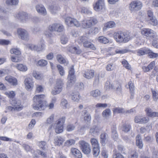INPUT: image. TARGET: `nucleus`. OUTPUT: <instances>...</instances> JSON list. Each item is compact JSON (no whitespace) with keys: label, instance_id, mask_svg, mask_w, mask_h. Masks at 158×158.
Listing matches in <instances>:
<instances>
[{"label":"nucleus","instance_id":"c85d7f7f","mask_svg":"<svg viewBox=\"0 0 158 158\" xmlns=\"http://www.w3.org/2000/svg\"><path fill=\"white\" fill-rule=\"evenodd\" d=\"M67 83V87L70 88L72 87L75 83L76 81V78H69Z\"/></svg>","mask_w":158,"mask_h":158},{"label":"nucleus","instance_id":"e2e57ef3","mask_svg":"<svg viewBox=\"0 0 158 158\" xmlns=\"http://www.w3.org/2000/svg\"><path fill=\"white\" fill-rule=\"evenodd\" d=\"M68 38L65 36L63 35L61 37V42L62 44H65L68 42Z\"/></svg>","mask_w":158,"mask_h":158},{"label":"nucleus","instance_id":"e433bc0d","mask_svg":"<svg viewBox=\"0 0 158 158\" xmlns=\"http://www.w3.org/2000/svg\"><path fill=\"white\" fill-rule=\"evenodd\" d=\"M98 41L102 43L106 44L109 42V40L106 37L103 36H101L98 38Z\"/></svg>","mask_w":158,"mask_h":158},{"label":"nucleus","instance_id":"20e7f679","mask_svg":"<svg viewBox=\"0 0 158 158\" xmlns=\"http://www.w3.org/2000/svg\"><path fill=\"white\" fill-rule=\"evenodd\" d=\"M79 145L82 152L85 154H89L91 151V146L88 142L83 140L79 142Z\"/></svg>","mask_w":158,"mask_h":158},{"label":"nucleus","instance_id":"cd10ccee","mask_svg":"<svg viewBox=\"0 0 158 158\" xmlns=\"http://www.w3.org/2000/svg\"><path fill=\"white\" fill-rule=\"evenodd\" d=\"M83 113L84 114V119L85 121L89 123L91 120V117L89 114L88 112L85 110L83 111Z\"/></svg>","mask_w":158,"mask_h":158},{"label":"nucleus","instance_id":"de8ad7c7","mask_svg":"<svg viewBox=\"0 0 158 158\" xmlns=\"http://www.w3.org/2000/svg\"><path fill=\"white\" fill-rule=\"evenodd\" d=\"M48 63L47 61L45 60L41 59L39 60L37 63L38 65L40 66H44Z\"/></svg>","mask_w":158,"mask_h":158},{"label":"nucleus","instance_id":"bb28decb","mask_svg":"<svg viewBox=\"0 0 158 158\" xmlns=\"http://www.w3.org/2000/svg\"><path fill=\"white\" fill-rule=\"evenodd\" d=\"M90 95L94 98H98L101 95V92L98 89H96L91 91L90 92Z\"/></svg>","mask_w":158,"mask_h":158},{"label":"nucleus","instance_id":"680f3d73","mask_svg":"<svg viewBox=\"0 0 158 158\" xmlns=\"http://www.w3.org/2000/svg\"><path fill=\"white\" fill-rule=\"evenodd\" d=\"M106 69L107 71H111L114 69V66L113 64L111 63L108 64L106 67Z\"/></svg>","mask_w":158,"mask_h":158},{"label":"nucleus","instance_id":"1a4fd4ad","mask_svg":"<svg viewBox=\"0 0 158 158\" xmlns=\"http://www.w3.org/2000/svg\"><path fill=\"white\" fill-rule=\"evenodd\" d=\"M141 33L142 35L151 39L155 38L156 35V32L149 28L142 29L141 31Z\"/></svg>","mask_w":158,"mask_h":158},{"label":"nucleus","instance_id":"7ed1b4c3","mask_svg":"<svg viewBox=\"0 0 158 158\" xmlns=\"http://www.w3.org/2000/svg\"><path fill=\"white\" fill-rule=\"evenodd\" d=\"M65 120V117H63L59 119L57 123L54 125V128L55 132L57 134L62 132L63 131V125Z\"/></svg>","mask_w":158,"mask_h":158},{"label":"nucleus","instance_id":"a18cd8bd","mask_svg":"<svg viewBox=\"0 0 158 158\" xmlns=\"http://www.w3.org/2000/svg\"><path fill=\"white\" fill-rule=\"evenodd\" d=\"M148 49H146L144 50L140 49L138 50L137 51V55L139 56H143L148 53Z\"/></svg>","mask_w":158,"mask_h":158},{"label":"nucleus","instance_id":"8fccbe9b","mask_svg":"<svg viewBox=\"0 0 158 158\" xmlns=\"http://www.w3.org/2000/svg\"><path fill=\"white\" fill-rule=\"evenodd\" d=\"M18 2V0H7L6 2L7 4L14 5H17Z\"/></svg>","mask_w":158,"mask_h":158},{"label":"nucleus","instance_id":"4c0bfd02","mask_svg":"<svg viewBox=\"0 0 158 158\" xmlns=\"http://www.w3.org/2000/svg\"><path fill=\"white\" fill-rule=\"evenodd\" d=\"M107 134L106 133H102L100 135L101 142L102 144L105 143V141L106 139Z\"/></svg>","mask_w":158,"mask_h":158},{"label":"nucleus","instance_id":"6e6552de","mask_svg":"<svg viewBox=\"0 0 158 158\" xmlns=\"http://www.w3.org/2000/svg\"><path fill=\"white\" fill-rule=\"evenodd\" d=\"M64 84L60 79H58L54 87V89L51 92L52 94L55 95L60 93L62 91Z\"/></svg>","mask_w":158,"mask_h":158},{"label":"nucleus","instance_id":"aec40b11","mask_svg":"<svg viewBox=\"0 0 158 158\" xmlns=\"http://www.w3.org/2000/svg\"><path fill=\"white\" fill-rule=\"evenodd\" d=\"M94 74V70H89L85 72L84 73L83 76L85 78L89 79L93 77Z\"/></svg>","mask_w":158,"mask_h":158},{"label":"nucleus","instance_id":"423d86ee","mask_svg":"<svg viewBox=\"0 0 158 158\" xmlns=\"http://www.w3.org/2000/svg\"><path fill=\"white\" fill-rule=\"evenodd\" d=\"M48 30L51 31H56L60 32L64 30L63 25L60 23H54L50 25L48 27Z\"/></svg>","mask_w":158,"mask_h":158},{"label":"nucleus","instance_id":"a19ab883","mask_svg":"<svg viewBox=\"0 0 158 158\" xmlns=\"http://www.w3.org/2000/svg\"><path fill=\"white\" fill-rule=\"evenodd\" d=\"M150 23L153 26H155L157 25L158 22L156 18L155 17L149 19Z\"/></svg>","mask_w":158,"mask_h":158},{"label":"nucleus","instance_id":"37998d69","mask_svg":"<svg viewBox=\"0 0 158 158\" xmlns=\"http://www.w3.org/2000/svg\"><path fill=\"white\" fill-rule=\"evenodd\" d=\"M93 154L95 156H97L100 152L99 146L93 147Z\"/></svg>","mask_w":158,"mask_h":158},{"label":"nucleus","instance_id":"6e6d98bb","mask_svg":"<svg viewBox=\"0 0 158 158\" xmlns=\"http://www.w3.org/2000/svg\"><path fill=\"white\" fill-rule=\"evenodd\" d=\"M87 40V38L85 36H82L79 37L78 39V42L79 44L83 43L84 45V43Z\"/></svg>","mask_w":158,"mask_h":158},{"label":"nucleus","instance_id":"393cba45","mask_svg":"<svg viewBox=\"0 0 158 158\" xmlns=\"http://www.w3.org/2000/svg\"><path fill=\"white\" fill-rule=\"evenodd\" d=\"M56 59L61 64H67L68 61H67L60 54H58L56 56Z\"/></svg>","mask_w":158,"mask_h":158},{"label":"nucleus","instance_id":"c9c22d12","mask_svg":"<svg viewBox=\"0 0 158 158\" xmlns=\"http://www.w3.org/2000/svg\"><path fill=\"white\" fill-rule=\"evenodd\" d=\"M111 115V111L110 109H106L102 113V115L103 117L107 118Z\"/></svg>","mask_w":158,"mask_h":158},{"label":"nucleus","instance_id":"f257e3e1","mask_svg":"<svg viewBox=\"0 0 158 158\" xmlns=\"http://www.w3.org/2000/svg\"><path fill=\"white\" fill-rule=\"evenodd\" d=\"M45 97L44 94L37 95L34 96L33 100L35 103V106H33L34 110H41L44 109V105L43 102Z\"/></svg>","mask_w":158,"mask_h":158},{"label":"nucleus","instance_id":"9b49d317","mask_svg":"<svg viewBox=\"0 0 158 158\" xmlns=\"http://www.w3.org/2000/svg\"><path fill=\"white\" fill-rule=\"evenodd\" d=\"M65 21L66 24L68 26H75L77 27H79L80 26V23L79 22L73 18L67 17L65 19Z\"/></svg>","mask_w":158,"mask_h":158},{"label":"nucleus","instance_id":"69168bd1","mask_svg":"<svg viewBox=\"0 0 158 158\" xmlns=\"http://www.w3.org/2000/svg\"><path fill=\"white\" fill-rule=\"evenodd\" d=\"M75 127L73 124H69L66 127V130L68 131H72L75 129Z\"/></svg>","mask_w":158,"mask_h":158},{"label":"nucleus","instance_id":"2f4dec72","mask_svg":"<svg viewBox=\"0 0 158 158\" xmlns=\"http://www.w3.org/2000/svg\"><path fill=\"white\" fill-rule=\"evenodd\" d=\"M32 74L33 76L36 79L41 80L43 78V74L39 72L37 73L35 71H34Z\"/></svg>","mask_w":158,"mask_h":158},{"label":"nucleus","instance_id":"5fc2aeb1","mask_svg":"<svg viewBox=\"0 0 158 158\" xmlns=\"http://www.w3.org/2000/svg\"><path fill=\"white\" fill-rule=\"evenodd\" d=\"M151 50H148V53L149 56L151 58H154L157 57L158 56V54L150 52Z\"/></svg>","mask_w":158,"mask_h":158},{"label":"nucleus","instance_id":"0e129e2a","mask_svg":"<svg viewBox=\"0 0 158 158\" xmlns=\"http://www.w3.org/2000/svg\"><path fill=\"white\" fill-rule=\"evenodd\" d=\"M5 94L9 98H10L11 99H14V98L15 95V94L13 91L6 92Z\"/></svg>","mask_w":158,"mask_h":158},{"label":"nucleus","instance_id":"f704fd0d","mask_svg":"<svg viewBox=\"0 0 158 158\" xmlns=\"http://www.w3.org/2000/svg\"><path fill=\"white\" fill-rule=\"evenodd\" d=\"M131 126L128 124H124L123 125L122 131L125 132H127L131 129Z\"/></svg>","mask_w":158,"mask_h":158},{"label":"nucleus","instance_id":"ea45409f","mask_svg":"<svg viewBox=\"0 0 158 158\" xmlns=\"http://www.w3.org/2000/svg\"><path fill=\"white\" fill-rule=\"evenodd\" d=\"M80 98V94L78 92L73 94L72 95V99L74 101L78 102Z\"/></svg>","mask_w":158,"mask_h":158},{"label":"nucleus","instance_id":"2eb2a0df","mask_svg":"<svg viewBox=\"0 0 158 158\" xmlns=\"http://www.w3.org/2000/svg\"><path fill=\"white\" fill-rule=\"evenodd\" d=\"M37 11L40 14L45 16L47 14V12L44 6L42 4H38L35 6Z\"/></svg>","mask_w":158,"mask_h":158},{"label":"nucleus","instance_id":"c756f323","mask_svg":"<svg viewBox=\"0 0 158 158\" xmlns=\"http://www.w3.org/2000/svg\"><path fill=\"white\" fill-rule=\"evenodd\" d=\"M83 46L85 47L90 48L93 50L95 49L94 45L91 42L87 41V40L84 43Z\"/></svg>","mask_w":158,"mask_h":158},{"label":"nucleus","instance_id":"774afa93","mask_svg":"<svg viewBox=\"0 0 158 158\" xmlns=\"http://www.w3.org/2000/svg\"><path fill=\"white\" fill-rule=\"evenodd\" d=\"M113 158H124V156L120 153H117L116 152L113 155Z\"/></svg>","mask_w":158,"mask_h":158},{"label":"nucleus","instance_id":"a878e982","mask_svg":"<svg viewBox=\"0 0 158 158\" xmlns=\"http://www.w3.org/2000/svg\"><path fill=\"white\" fill-rule=\"evenodd\" d=\"M49 9L52 14H55L59 10L60 8L57 5H53L50 6Z\"/></svg>","mask_w":158,"mask_h":158},{"label":"nucleus","instance_id":"6ab92c4d","mask_svg":"<svg viewBox=\"0 0 158 158\" xmlns=\"http://www.w3.org/2000/svg\"><path fill=\"white\" fill-rule=\"evenodd\" d=\"M100 129L96 126H94L90 128L89 133L90 134L94 136L98 134Z\"/></svg>","mask_w":158,"mask_h":158},{"label":"nucleus","instance_id":"13d9d810","mask_svg":"<svg viewBox=\"0 0 158 158\" xmlns=\"http://www.w3.org/2000/svg\"><path fill=\"white\" fill-rule=\"evenodd\" d=\"M54 117V114H51L46 120V123L48 124H50L53 122Z\"/></svg>","mask_w":158,"mask_h":158},{"label":"nucleus","instance_id":"052dcab7","mask_svg":"<svg viewBox=\"0 0 158 158\" xmlns=\"http://www.w3.org/2000/svg\"><path fill=\"white\" fill-rule=\"evenodd\" d=\"M44 87L41 85H36V92L37 93L42 92L44 91Z\"/></svg>","mask_w":158,"mask_h":158},{"label":"nucleus","instance_id":"a211bd4d","mask_svg":"<svg viewBox=\"0 0 158 158\" xmlns=\"http://www.w3.org/2000/svg\"><path fill=\"white\" fill-rule=\"evenodd\" d=\"M71 152L76 158H81L82 157L81 153L77 148H72L71 149Z\"/></svg>","mask_w":158,"mask_h":158},{"label":"nucleus","instance_id":"5701e85b","mask_svg":"<svg viewBox=\"0 0 158 158\" xmlns=\"http://www.w3.org/2000/svg\"><path fill=\"white\" fill-rule=\"evenodd\" d=\"M64 141L63 138L60 136H57L54 139V143L55 144L60 146L61 145Z\"/></svg>","mask_w":158,"mask_h":158},{"label":"nucleus","instance_id":"473e14b6","mask_svg":"<svg viewBox=\"0 0 158 158\" xmlns=\"http://www.w3.org/2000/svg\"><path fill=\"white\" fill-rule=\"evenodd\" d=\"M16 67L19 70L23 72H25L27 69L26 66L22 64H18Z\"/></svg>","mask_w":158,"mask_h":158},{"label":"nucleus","instance_id":"f8f14e48","mask_svg":"<svg viewBox=\"0 0 158 158\" xmlns=\"http://www.w3.org/2000/svg\"><path fill=\"white\" fill-rule=\"evenodd\" d=\"M17 32L22 40L26 41L29 40V35L25 30L21 28H19L17 30Z\"/></svg>","mask_w":158,"mask_h":158},{"label":"nucleus","instance_id":"b1692460","mask_svg":"<svg viewBox=\"0 0 158 158\" xmlns=\"http://www.w3.org/2000/svg\"><path fill=\"white\" fill-rule=\"evenodd\" d=\"M136 144L139 148H141L143 147L142 139L140 135H138L136 137Z\"/></svg>","mask_w":158,"mask_h":158},{"label":"nucleus","instance_id":"0eeeda50","mask_svg":"<svg viewBox=\"0 0 158 158\" xmlns=\"http://www.w3.org/2000/svg\"><path fill=\"white\" fill-rule=\"evenodd\" d=\"M97 23V20L96 19L91 18L89 19H84L82 21L81 25L83 28L87 29L89 28Z\"/></svg>","mask_w":158,"mask_h":158},{"label":"nucleus","instance_id":"f3484780","mask_svg":"<svg viewBox=\"0 0 158 158\" xmlns=\"http://www.w3.org/2000/svg\"><path fill=\"white\" fill-rule=\"evenodd\" d=\"M104 6L103 0H98L96 2L94 6V8L95 10L99 11L101 10Z\"/></svg>","mask_w":158,"mask_h":158},{"label":"nucleus","instance_id":"338daca9","mask_svg":"<svg viewBox=\"0 0 158 158\" xmlns=\"http://www.w3.org/2000/svg\"><path fill=\"white\" fill-rule=\"evenodd\" d=\"M61 104L64 108H67L68 105L67 100L64 99H63L61 100Z\"/></svg>","mask_w":158,"mask_h":158},{"label":"nucleus","instance_id":"603ef678","mask_svg":"<svg viewBox=\"0 0 158 158\" xmlns=\"http://www.w3.org/2000/svg\"><path fill=\"white\" fill-rule=\"evenodd\" d=\"M145 111L147 115L149 117H151L152 115V112H153L152 109L149 107L146 108Z\"/></svg>","mask_w":158,"mask_h":158},{"label":"nucleus","instance_id":"79ce46f5","mask_svg":"<svg viewBox=\"0 0 158 158\" xmlns=\"http://www.w3.org/2000/svg\"><path fill=\"white\" fill-rule=\"evenodd\" d=\"M151 91L153 100L155 101H157L158 99V92L152 89Z\"/></svg>","mask_w":158,"mask_h":158},{"label":"nucleus","instance_id":"49530a36","mask_svg":"<svg viewBox=\"0 0 158 158\" xmlns=\"http://www.w3.org/2000/svg\"><path fill=\"white\" fill-rule=\"evenodd\" d=\"M10 52L16 55H19L21 54V52L18 48H12L10 50Z\"/></svg>","mask_w":158,"mask_h":158},{"label":"nucleus","instance_id":"f03ea898","mask_svg":"<svg viewBox=\"0 0 158 158\" xmlns=\"http://www.w3.org/2000/svg\"><path fill=\"white\" fill-rule=\"evenodd\" d=\"M114 37L117 42L120 43L127 42L131 39V37L128 34L121 31L114 33Z\"/></svg>","mask_w":158,"mask_h":158},{"label":"nucleus","instance_id":"412c9836","mask_svg":"<svg viewBox=\"0 0 158 158\" xmlns=\"http://www.w3.org/2000/svg\"><path fill=\"white\" fill-rule=\"evenodd\" d=\"M5 80L13 85H16L17 84V81L16 79L11 76L6 77Z\"/></svg>","mask_w":158,"mask_h":158},{"label":"nucleus","instance_id":"4468645a","mask_svg":"<svg viewBox=\"0 0 158 158\" xmlns=\"http://www.w3.org/2000/svg\"><path fill=\"white\" fill-rule=\"evenodd\" d=\"M27 48L31 50L35 51L38 52L42 51L44 48V46L43 43L39 45L28 44L27 45Z\"/></svg>","mask_w":158,"mask_h":158},{"label":"nucleus","instance_id":"39448f33","mask_svg":"<svg viewBox=\"0 0 158 158\" xmlns=\"http://www.w3.org/2000/svg\"><path fill=\"white\" fill-rule=\"evenodd\" d=\"M142 6V3L140 1H134L130 3L129 8L131 12H134L140 10Z\"/></svg>","mask_w":158,"mask_h":158},{"label":"nucleus","instance_id":"09e8293b","mask_svg":"<svg viewBox=\"0 0 158 158\" xmlns=\"http://www.w3.org/2000/svg\"><path fill=\"white\" fill-rule=\"evenodd\" d=\"M38 146L43 150H44L46 148V143L44 141H39L37 143Z\"/></svg>","mask_w":158,"mask_h":158},{"label":"nucleus","instance_id":"9d476101","mask_svg":"<svg viewBox=\"0 0 158 158\" xmlns=\"http://www.w3.org/2000/svg\"><path fill=\"white\" fill-rule=\"evenodd\" d=\"M10 103L11 104L14 106H12V108L14 109V111H20L23 108L20 101L19 100L15 98L11 99L10 101Z\"/></svg>","mask_w":158,"mask_h":158},{"label":"nucleus","instance_id":"7c9ffc66","mask_svg":"<svg viewBox=\"0 0 158 158\" xmlns=\"http://www.w3.org/2000/svg\"><path fill=\"white\" fill-rule=\"evenodd\" d=\"M74 67L73 65H72L70 68L69 72V75H68V78H75L74 73L75 72L74 70V69L73 68Z\"/></svg>","mask_w":158,"mask_h":158},{"label":"nucleus","instance_id":"bf43d9fd","mask_svg":"<svg viewBox=\"0 0 158 158\" xmlns=\"http://www.w3.org/2000/svg\"><path fill=\"white\" fill-rule=\"evenodd\" d=\"M113 111L114 113H122L124 112L123 109L119 107H117L114 109Z\"/></svg>","mask_w":158,"mask_h":158},{"label":"nucleus","instance_id":"864d4df0","mask_svg":"<svg viewBox=\"0 0 158 158\" xmlns=\"http://www.w3.org/2000/svg\"><path fill=\"white\" fill-rule=\"evenodd\" d=\"M122 63L123 66L127 69L130 70L131 69V65L128 63L127 61L126 60H123L122 61Z\"/></svg>","mask_w":158,"mask_h":158},{"label":"nucleus","instance_id":"72a5a7b5","mask_svg":"<svg viewBox=\"0 0 158 158\" xmlns=\"http://www.w3.org/2000/svg\"><path fill=\"white\" fill-rule=\"evenodd\" d=\"M90 142L93 147H99V144L98 140L95 138H91Z\"/></svg>","mask_w":158,"mask_h":158},{"label":"nucleus","instance_id":"dca6fc26","mask_svg":"<svg viewBox=\"0 0 158 158\" xmlns=\"http://www.w3.org/2000/svg\"><path fill=\"white\" fill-rule=\"evenodd\" d=\"M25 87L27 90H31L33 86L32 79L30 78H26L24 81Z\"/></svg>","mask_w":158,"mask_h":158},{"label":"nucleus","instance_id":"c03bdc74","mask_svg":"<svg viewBox=\"0 0 158 158\" xmlns=\"http://www.w3.org/2000/svg\"><path fill=\"white\" fill-rule=\"evenodd\" d=\"M80 11L81 13L85 14H91V12L90 11V10L89 9L84 7H81V8Z\"/></svg>","mask_w":158,"mask_h":158},{"label":"nucleus","instance_id":"4be33fe9","mask_svg":"<svg viewBox=\"0 0 158 158\" xmlns=\"http://www.w3.org/2000/svg\"><path fill=\"white\" fill-rule=\"evenodd\" d=\"M68 50L72 53L80 54L81 52V50L78 47H76L73 46L69 47Z\"/></svg>","mask_w":158,"mask_h":158},{"label":"nucleus","instance_id":"58836bf2","mask_svg":"<svg viewBox=\"0 0 158 158\" xmlns=\"http://www.w3.org/2000/svg\"><path fill=\"white\" fill-rule=\"evenodd\" d=\"M57 68L60 75L61 76H63L65 74V72L64 68L60 65H58L57 66Z\"/></svg>","mask_w":158,"mask_h":158},{"label":"nucleus","instance_id":"ddd939ff","mask_svg":"<svg viewBox=\"0 0 158 158\" xmlns=\"http://www.w3.org/2000/svg\"><path fill=\"white\" fill-rule=\"evenodd\" d=\"M15 17L20 20L22 22H25L28 20L29 16L26 13L24 12H20L15 14Z\"/></svg>","mask_w":158,"mask_h":158},{"label":"nucleus","instance_id":"4d7b16f0","mask_svg":"<svg viewBox=\"0 0 158 158\" xmlns=\"http://www.w3.org/2000/svg\"><path fill=\"white\" fill-rule=\"evenodd\" d=\"M75 143V140L73 139H69L67 140L65 142V145L67 146H70L74 144Z\"/></svg>","mask_w":158,"mask_h":158},{"label":"nucleus","instance_id":"3c124183","mask_svg":"<svg viewBox=\"0 0 158 158\" xmlns=\"http://www.w3.org/2000/svg\"><path fill=\"white\" fill-rule=\"evenodd\" d=\"M115 25L114 21H110L107 23L105 25V27L107 28H112L114 27Z\"/></svg>","mask_w":158,"mask_h":158}]
</instances>
